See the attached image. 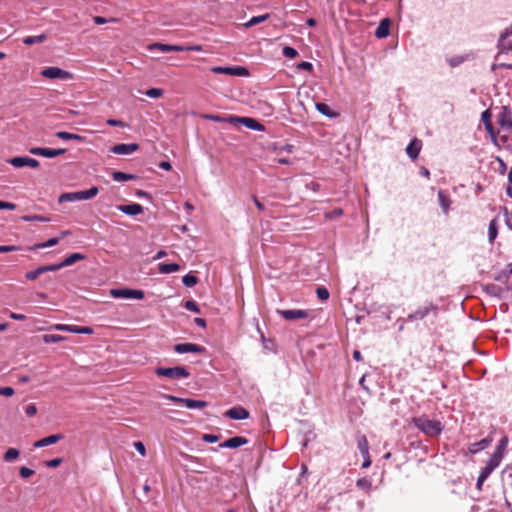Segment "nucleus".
<instances>
[{
	"label": "nucleus",
	"instance_id": "nucleus-1",
	"mask_svg": "<svg viewBox=\"0 0 512 512\" xmlns=\"http://www.w3.org/2000/svg\"><path fill=\"white\" fill-rule=\"evenodd\" d=\"M412 422L417 429L427 436H438L444 429L439 420H431L425 415L414 417Z\"/></svg>",
	"mask_w": 512,
	"mask_h": 512
},
{
	"label": "nucleus",
	"instance_id": "nucleus-2",
	"mask_svg": "<svg viewBox=\"0 0 512 512\" xmlns=\"http://www.w3.org/2000/svg\"><path fill=\"white\" fill-rule=\"evenodd\" d=\"M490 138L499 148L512 151V125L498 128Z\"/></svg>",
	"mask_w": 512,
	"mask_h": 512
},
{
	"label": "nucleus",
	"instance_id": "nucleus-3",
	"mask_svg": "<svg viewBox=\"0 0 512 512\" xmlns=\"http://www.w3.org/2000/svg\"><path fill=\"white\" fill-rule=\"evenodd\" d=\"M98 192H99L98 187L93 186V187L89 188L88 190L63 193L59 196L58 201H59V203H63V202L89 200V199L94 198L98 194Z\"/></svg>",
	"mask_w": 512,
	"mask_h": 512
},
{
	"label": "nucleus",
	"instance_id": "nucleus-4",
	"mask_svg": "<svg viewBox=\"0 0 512 512\" xmlns=\"http://www.w3.org/2000/svg\"><path fill=\"white\" fill-rule=\"evenodd\" d=\"M155 374L173 380L187 379L190 377V372L184 366L158 367L155 369Z\"/></svg>",
	"mask_w": 512,
	"mask_h": 512
},
{
	"label": "nucleus",
	"instance_id": "nucleus-5",
	"mask_svg": "<svg viewBox=\"0 0 512 512\" xmlns=\"http://www.w3.org/2000/svg\"><path fill=\"white\" fill-rule=\"evenodd\" d=\"M439 312V307L433 302H425L423 305L419 306L415 311L411 312L407 316V320L410 322L420 321L425 319L428 315L433 314L437 316Z\"/></svg>",
	"mask_w": 512,
	"mask_h": 512
},
{
	"label": "nucleus",
	"instance_id": "nucleus-6",
	"mask_svg": "<svg viewBox=\"0 0 512 512\" xmlns=\"http://www.w3.org/2000/svg\"><path fill=\"white\" fill-rule=\"evenodd\" d=\"M110 295L113 298L121 299H137L142 300L145 296L144 292L140 289L130 288H114L110 290Z\"/></svg>",
	"mask_w": 512,
	"mask_h": 512
},
{
	"label": "nucleus",
	"instance_id": "nucleus-7",
	"mask_svg": "<svg viewBox=\"0 0 512 512\" xmlns=\"http://www.w3.org/2000/svg\"><path fill=\"white\" fill-rule=\"evenodd\" d=\"M498 54L512 51V25L501 33L498 43Z\"/></svg>",
	"mask_w": 512,
	"mask_h": 512
},
{
	"label": "nucleus",
	"instance_id": "nucleus-8",
	"mask_svg": "<svg viewBox=\"0 0 512 512\" xmlns=\"http://www.w3.org/2000/svg\"><path fill=\"white\" fill-rule=\"evenodd\" d=\"M211 71L215 74H228L232 76H247L249 75V71L247 68L242 66H233V67H223V66H215L211 68Z\"/></svg>",
	"mask_w": 512,
	"mask_h": 512
},
{
	"label": "nucleus",
	"instance_id": "nucleus-9",
	"mask_svg": "<svg viewBox=\"0 0 512 512\" xmlns=\"http://www.w3.org/2000/svg\"><path fill=\"white\" fill-rule=\"evenodd\" d=\"M41 75L48 79H71L72 74L56 66H50L41 71Z\"/></svg>",
	"mask_w": 512,
	"mask_h": 512
},
{
	"label": "nucleus",
	"instance_id": "nucleus-10",
	"mask_svg": "<svg viewBox=\"0 0 512 512\" xmlns=\"http://www.w3.org/2000/svg\"><path fill=\"white\" fill-rule=\"evenodd\" d=\"M174 352L177 354H185V353H197L202 354L206 351V348L204 346L195 344V343H179L174 345L173 347Z\"/></svg>",
	"mask_w": 512,
	"mask_h": 512
},
{
	"label": "nucleus",
	"instance_id": "nucleus-11",
	"mask_svg": "<svg viewBox=\"0 0 512 512\" xmlns=\"http://www.w3.org/2000/svg\"><path fill=\"white\" fill-rule=\"evenodd\" d=\"M277 313L281 315L287 321H295L299 319H306L309 317V313L307 310L303 309H287V310H277Z\"/></svg>",
	"mask_w": 512,
	"mask_h": 512
},
{
	"label": "nucleus",
	"instance_id": "nucleus-12",
	"mask_svg": "<svg viewBox=\"0 0 512 512\" xmlns=\"http://www.w3.org/2000/svg\"><path fill=\"white\" fill-rule=\"evenodd\" d=\"M29 152L33 155H40L46 158H55L60 155H63L66 152V150L63 148L52 149L46 147H33L29 150Z\"/></svg>",
	"mask_w": 512,
	"mask_h": 512
},
{
	"label": "nucleus",
	"instance_id": "nucleus-13",
	"mask_svg": "<svg viewBox=\"0 0 512 512\" xmlns=\"http://www.w3.org/2000/svg\"><path fill=\"white\" fill-rule=\"evenodd\" d=\"M8 163H10L15 168H22L24 166L37 168L39 166V161L37 159L27 156L13 157L8 160Z\"/></svg>",
	"mask_w": 512,
	"mask_h": 512
},
{
	"label": "nucleus",
	"instance_id": "nucleus-14",
	"mask_svg": "<svg viewBox=\"0 0 512 512\" xmlns=\"http://www.w3.org/2000/svg\"><path fill=\"white\" fill-rule=\"evenodd\" d=\"M54 329L57 331H67L74 334H87L90 335L93 333V329L89 326H75V325H67V324H56Z\"/></svg>",
	"mask_w": 512,
	"mask_h": 512
},
{
	"label": "nucleus",
	"instance_id": "nucleus-15",
	"mask_svg": "<svg viewBox=\"0 0 512 512\" xmlns=\"http://www.w3.org/2000/svg\"><path fill=\"white\" fill-rule=\"evenodd\" d=\"M139 148L136 143H121L110 148V152L118 155H130Z\"/></svg>",
	"mask_w": 512,
	"mask_h": 512
},
{
	"label": "nucleus",
	"instance_id": "nucleus-16",
	"mask_svg": "<svg viewBox=\"0 0 512 512\" xmlns=\"http://www.w3.org/2000/svg\"><path fill=\"white\" fill-rule=\"evenodd\" d=\"M225 415L233 420H245L249 417V412L242 406H235L227 410Z\"/></svg>",
	"mask_w": 512,
	"mask_h": 512
},
{
	"label": "nucleus",
	"instance_id": "nucleus-17",
	"mask_svg": "<svg viewBox=\"0 0 512 512\" xmlns=\"http://www.w3.org/2000/svg\"><path fill=\"white\" fill-rule=\"evenodd\" d=\"M64 439V435L63 434H52V435H49L47 437H44L42 439H39L37 441L34 442L33 446L35 448H42V447H46V446H49V445H53V444H56L57 442L61 441Z\"/></svg>",
	"mask_w": 512,
	"mask_h": 512
},
{
	"label": "nucleus",
	"instance_id": "nucleus-18",
	"mask_svg": "<svg viewBox=\"0 0 512 512\" xmlns=\"http://www.w3.org/2000/svg\"><path fill=\"white\" fill-rule=\"evenodd\" d=\"M497 123L499 128L512 125L511 110L508 106L501 107V111L497 116Z\"/></svg>",
	"mask_w": 512,
	"mask_h": 512
},
{
	"label": "nucleus",
	"instance_id": "nucleus-19",
	"mask_svg": "<svg viewBox=\"0 0 512 512\" xmlns=\"http://www.w3.org/2000/svg\"><path fill=\"white\" fill-rule=\"evenodd\" d=\"M83 259H85V255H83L81 253H73V254L69 255L68 257H66L60 263L52 264V266L54 268V271H58L63 267L70 266V265L74 264L75 262L83 260Z\"/></svg>",
	"mask_w": 512,
	"mask_h": 512
},
{
	"label": "nucleus",
	"instance_id": "nucleus-20",
	"mask_svg": "<svg viewBox=\"0 0 512 512\" xmlns=\"http://www.w3.org/2000/svg\"><path fill=\"white\" fill-rule=\"evenodd\" d=\"M248 443V439L242 436H235L222 442L220 448L235 449Z\"/></svg>",
	"mask_w": 512,
	"mask_h": 512
},
{
	"label": "nucleus",
	"instance_id": "nucleus-21",
	"mask_svg": "<svg viewBox=\"0 0 512 512\" xmlns=\"http://www.w3.org/2000/svg\"><path fill=\"white\" fill-rule=\"evenodd\" d=\"M236 120L238 122H240L241 124H243L248 129L258 131V132H262L265 130L264 125L261 124L258 120L254 119V118L241 117V118H236Z\"/></svg>",
	"mask_w": 512,
	"mask_h": 512
},
{
	"label": "nucleus",
	"instance_id": "nucleus-22",
	"mask_svg": "<svg viewBox=\"0 0 512 512\" xmlns=\"http://www.w3.org/2000/svg\"><path fill=\"white\" fill-rule=\"evenodd\" d=\"M117 209L128 215V216H136L138 214H141L143 212V207L142 205L138 204V203H131V204H127V205H119L117 207Z\"/></svg>",
	"mask_w": 512,
	"mask_h": 512
},
{
	"label": "nucleus",
	"instance_id": "nucleus-23",
	"mask_svg": "<svg viewBox=\"0 0 512 512\" xmlns=\"http://www.w3.org/2000/svg\"><path fill=\"white\" fill-rule=\"evenodd\" d=\"M46 272H54V268H53L52 264L39 266L35 270L28 271V272H26L25 277L29 281H34L40 275H42V274H44Z\"/></svg>",
	"mask_w": 512,
	"mask_h": 512
},
{
	"label": "nucleus",
	"instance_id": "nucleus-24",
	"mask_svg": "<svg viewBox=\"0 0 512 512\" xmlns=\"http://www.w3.org/2000/svg\"><path fill=\"white\" fill-rule=\"evenodd\" d=\"M437 196H438L439 205H440L443 213L447 215L449 212L450 206L452 204L450 196L444 190H439Z\"/></svg>",
	"mask_w": 512,
	"mask_h": 512
},
{
	"label": "nucleus",
	"instance_id": "nucleus-25",
	"mask_svg": "<svg viewBox=\"0 0 512 512\" xmlns=\"http://www.w3.org/2000/svg\"><path fill=\"white\" fill-rule=\"evenodd\" d=\"M390 34V21L388 18L381 20L376 31L375 36L379 39L386 38Z\"/></svg>",
	"mask_w": 512,
	"mask_h": 512
},
{
	"label": "nucleus",
	"instance_id": "nucleus-26",
	"mask_svg": "<svg viewBox=\"0 0 512 512\" xmlns=\"http://www.w3.org/2000/svg\"><path fill=\"white\" fill-rule=\"evenodd\" d=\"M422 144L418 139L412 140L406 147V153L411 159H416L420 153Z\"/></svg>",
	"mask_w": 512,
	"mask_h": 512
},
{
	"label": "nucleus",
	"instance_id": "nucleus-27",
	"mask_svg": "<svg viewBox=\"0 0 512 512\" xmlns=\"http://www.w3.org/2000/svg\"><path fill=\"white\" fill-rule=\"evenodd\" d=\"M315 107L317 109V111L319 113H321L322 115L330 118V119H334L336 117H338V113L336 111H334L328 104L326 103H322V102H317L315 104Z\"/></svg>",
	"mask_w": 512,
	"mask_h": 512
},
{
	"label": "nucleus",
	"instance_id": "nucleus-28",
	"mask_svg": "<svg viewBox=\"0 0 512 512\" xmlns=\"http://www.w3.org/2000/svg\"><path fill=\"white\" fill-rule=\"evenodd\" d=\"M482 122H483V125H484V128L486 130V132L489 134V136H494V132H495V129H494V126L492 124V121H491V112L489 109H486L482 115Z\"/></svg>",
	"mask_w": 512,
	"mask_h": 512
},
{
	"label": "nucleus",
	"instance_id": "nucleus-29",
	"mask_svg": "<svg viewBox=\"0 0 512 512\" xmlns=\"http://www.w3.org/2000/svg\"><path fill=\"white\" fill-rule=\"evenodd\" d=\"M491 441H492L491 439L484 438L478 442H474V443L470 444L469 452L471 454H476V453L486 449L490 445Z\"/></svg>",
	"mask_w": 512,
	"mask_h": 512
},
{
	"label": "nucleus",
	"instance_id": "nucleus-30",
	"mask_svg": "<svg viewBox=\"0 0 512 512\" xmlns=\"http://www.w3.org/2000/svg\"><path fill=\"white\" fill-rule=\"evenodd\" d=\"M157 48L161 52H181L184 51V46L181 45H170V44H162V43H155L150 46L151 48Z\"/></svg>",
	"mask_w": 512,
	"mask_h": 512
},
{
	"label": "nucleus",
	"instance_id": "nucleus-31",
	"mask_svg": "<svg viewBox=\"0 0 512 512\" xmlns=\"http://www.w3.org/2000/svg\"><path fill=\"white\" fill-rule=\"evenodd\" d=\"M180 270V265L177 263H160L158 265V271L161 274H170Z\"/></svg>",
	"mask_w": 512,
	"mask_h": 512
},
{
	"label": "nucleus",
	"instance_id": "nucleus-32",
	"mask_svg": "<svg viewBox=\"0 0 512 512\" xmlns=\"http://www.w3.org/2000/svg\"><path fill=\"white\" fill-rule=\"evenodd\" d=\"M497 235H498V220H497V218H493L489 222V227H488V240L491 244L495 241V239L497 238Z\"/></svg>",
	"mask_w": 512,
	"mask_h": 512
},
{
	"label": "nucleus",
	"instance_id": "nucleus-33",
	"mask_svg": "<svg viewBox=\"0 0 512 512\" xmlns=\"http://www.w3.org/2000/svg\"><path fill=\"white\" fill-rule=\"evenodd\" d=\"M56 137L62 140H76L79 142H84L85 138L79 134H74L66 131H59L56 133Z\"/></svg>",
	"mask_w": 512,
	"mask_h": 512
},
{
	"label": "nucleus",
	"instance_id": "nucleus-34",
	"mask_svg": "<svg viewBox=\"0 0 512 512\" xmlns=\"http://www.w3.org/2000/svg\"><path fill=\"white\" fill-rule=\"evenodd\" d=\"M357 446H358V449H359L361 455L363 457H367L368 458L369 443H368L367 438L364 435H361V436L358 437V439H357Z\"/></svg>",
	"mask_w": 512,
	"mask_h": 512
},
{
	"label": "nucleus",
	"instance_id": "nucleus-35",
	"mask_svg": "<svg viewBox=\"0 0 512 512\" xmlns=\"http://www.w3.org/2000/svg\"><path fill=\"white\" fill-rule=\"evenodd\" d=\"M184 406L188 409H202L207 406V402L203 400L185 398Z\"/></svg>",
	"mask_w": 512,
	"mask_h": 512
},
{
	"label": "nucleus",
	"instance_id": "nucleus-36",
	"mask_svg": "<svg viewBox=\"0 0 512 512\" xmlns=\"http://www.w3.org/2000/svg\"><path fill=\"white\" fill-rule=\"evenodd\" d=\"M137 178L135 174H128L121 171H115L112 173V179L116 182H125L129 180H134Z\"/></svg>",
	"mask_w": 512,
	"mask_h": 512
},
{
	"label": "nucleus",
	"instance_id": "nucleus-37",
	"mask_svg": "<svg viewBox=\"0 0 512 512\" xmlns=\"http://www.w3.org/2000/svg\"><path fill=\"white\" fill-rule=\"evenodd\" d=\"M47 39L46 34H40L35 36H26L22 39L23 44L33 45L44 42Z\"/></svg>",
	"mask_w": 512,
	"mask_h": 512
},
{
	"label": "nucleus",
	"instance_id": "nucleus-38",
	"mask_svg": "<svg viewBox=\"0 0 512 512\" xmlns=\"http://www.w3.org/2000/svg\"><path fill=\"white\" fill-rule=\"evenodd\" d=\"M502 458V452H494L486 462V465L495 470L501 463Z\"/></svg>",
	"mask_w": 512,
	"mask_h": 512
},
{
	"label": "nucleus",
	"instance_id": "nucleus-39",
	"mask_svg": "<svg viewBox=\"0 0 512 512\" xmlns=\"http://www.w3.org/2000/svg\"><path fill=\"white\" fill-rule=\"evenodd\" d=\"M269 17H270V15L268 13L259 15V16H253L248 22H246L244 24V26L246 28L252 27L254 25H257L259 23L266 21Z\"/></svg>",
	"mask_w": 512,
	"mask_h": 512
},
{
	"label": "nucleus",
	"instance_id": "nucleus-40",
	"mask_svg": "<svg viewBox=\"0 0 512 512\" xmlns=\"http://www.w3.org/2000/svg\"><path fill=\"white\" fill-rule=\"evenodd\" d=\"M20 451L16 448H9L3 455L5 462H12L18 458Z\"/></svg>",
	"mask_w": 512,
	"mask_h": 512
},
{
	"label": "nucleus",
	"instance_id": "nucleus-41",
	"mask_svg": "<svg viewBox=\"0 0 512 512\" xmlns=\"http://www.w3.org/2000/svg\"><path fill=\"white\" fill-rule=\"evenodd\" d=\"M58 242H59V238L53 237V238L48 239L46 242L35 244L31 249L36 250V249L52 247V246L56 245Z\"/></svg>",
	"mask_w": 512,
	"mask_h": 512
},
{
	"label": "nucleus",
	"instance_id": "nucleus-42",
	"mask_svg": "<svg viewBox=\"0 0 512 512\" xmlns=\"http://www.w3.org/2000/svg\"><path fill=\"white\" fill-rule=\"evenodd\" d=\"M484 291L491 296L499 297L501 294L502 288L495 284H487L484 287Z\"/></svg>",
	"mask_w": 512,
	"mask_h": 512
},
{
	"label": "nucleus",
	"instance_id": "nucleus-43",
	"mask_svg": "<svg viewBox=\"0 0 512 512\" xmlns=\"http://www.w3.org/2000/svg\"><path fill=\"white\" fill-rule=\"evenodd\" d=\"M182 283L186 287H193L198 283V278L195 275L188 273L183 276Z\"/></svg>",
	"mask_w": 512,
	"mask_h": 512
},
{
	"label": "nucleus",
	"instance_id": "nucleus-44",
	"mask_svg": "<svg viewBox=\"0 0 512 512\" xmlns=\"http://www.w3.org/2000/svg\"><path fill=\"white\" fill-rule=\"evenodd\" d=\"M64 340V337L59 334H46L43 336V341L47 344L58 343Z\"/></svg>",
	"mask_w": 512,
	"mask_h": 512
},
{
	"label": "nucleus",
	"instance_id": "nucleus-45",
	"mask_svg": "<svg viewBox=\"0 0 512 512\" xmlns=\"http://www.w3.org/2000/svg\"><path fill=\"white\" fill-rule=\"evenodd\" d=\"M356 486L363 490H370L372 487V482L367 477H362L357 480Z\"/></svg>",
	"mask_w": 512,
	"mask_h": 512
},
{
	"label": "nucleus",
	"instance_id": "nucleus-46",
	"mask_svg": "<svg viewBox=\"0 0 512 512\" xmlns=\"http://www.w3.org/2000/svg\"><path fill=\"white\" fill-rule=\"evenodd\" d=\"M164 91L161 88H150L145 91V95L150 98H159L163 95Z\"/></svg>",
	"mask_w": 512,
	"mask_h": 512
},
{
	"label": "nucleus",
	"instance_id": "nucleus-47",
	"mask_svg": "<svg viewBox=\"0 0 512 512\" xmlns=\"http://www.w3.org/2000/svg\"><path fill=\"white\" fill-rule=\"evenodd\" d=\"M282 54L289 59H293L298 55V52L291 46H285L282 50Z\"/></svg>",
	"mask_w": 512,
	"mask_h": 512
},
{
	"label": "nucleus",
	"instance_id": "nucleus-48",
	"mask_svg": "<svg viewBox=\"0 0 512 512\" xmlns=\"http://www.w3.org/2000/svg\"><path fill=\"white\" fill-rule=\"evenodd\" d=\"M318 299L325 301L329 298V291L324 286H319L316 289Z\"/></svg>",
	"mask_w": 512,
	"mask_h": 512
},
{
	"label": "nucleus",
	"instance_id": "nucleus-49",
	"mask_svg": "<svg viewBox=\"0 0 512 512\" xmlns=\"http://www.w3.org/2000/svg\"><path fill=\"white\" fill-rule=\"evenodd\" d=\"M184 307L191 312L199 313L200 308L199 305L194 300H188L185 302Z\"/></svg>",
	"mask_w": 512,
	"mask_h": 512
},
{
	"label": "nucleus",
	"instance_id": "nucleus-50",
	"mask_svg": "<svg viewBox=\"0 0 512 512\" xmlns=\"http://www.w3.org/2000/svg\"><path fill=\"white\" fill-rule=\"evenodd\" d=\"M161 397L174 403H181L184 405L185 398L177 397L170 394H162Z\"/></svg>",
	"mask_w": 512,
	"mask_h": 512
},
{
	"label": "nucleus",
	"instance_id": "nucleus-51",
	"mask_svg": "<svg viewBox=\"0 0 512 512\" xmlns=\"http://www.w3.org/2000/svg\"><path fill=\"white\" fill-rule=\"evenodd\" d=\"M220 439V435L216 434H204L202 440L207 443H216Z\"/></svg>",
	"mask_w": 512,
	"mask_h": 512
},
{
	"label": "nucleus",
	"instance_id": "nucleus-52",
	"mask_svg": "<svg viewBox=\"0 0 512 512\" xmlns=\"http://www.w3.org/2000/svg\"><path fill=\"white\" fill-rule=\"evenodd\" d=\"M93 21L97 25H103V24H106L108 22H116L117 19L116 18L106 19V18H104L102 16H95V17H93Z\"/></svg>",
	"mask_w": 512,
	"mask_h": 512
},
{
	"label": "nucleus",
	"instance_id": "nucleus-53",
	"mask_svg": "<svg viewBox=\"0 0 512 512\" xmlns=\"http://www.w3.org/2000/svg\"><path fill=\"white\" fill-rule=\"evenodd\" d=\"M21 248L15 245H0V253H8L13 251H18Z\"/></svg>",
	"mask_w": 512,
	"mask_h": 512
},
{
	"label": "nucleus",
	"instance_id": "nucleus-54",
	"mask_svg": "<svg viewBox=\"0 0 512 512\" xmlns=\"http://www.w3.org/2000/svg\"><path fill=\"white\" fill-rule=\"evenodd\" d=\"M34 470L28 468V467H21L19 470V474L22 478H29L34 474Z\"/></svg>",
	"mask_w": 512,
	"mask_h": 512
},
{
	"label": "nucleus",
	"instance_id": "nucleus-55",
	"mask_svg": "<svg viewBox=\"0 0 512 512\" xmlns=\"http://www.w3.org/2000/svg\"><path fill=\"white\" fill-rule=\"evenodd\" d=\"M63 462L62 458H54L45 462V465L49 468H56Z\"/></svg>",
	"mask_w": 512,
	"mask_h": 512
},
{
	"label": "nucleus",
	"instance_id": "nucleus-56",
	"mask_svg": "<svg viewBox=\"0 0 512 512\" xmlns=\"http://www.w3.org/2000/svg\"><path fill=\"white\" fill-rule=\"evenodd\" d=\"M493 471L494 470L492 468L485 464V466L481 469L479 476L481 477V479H487Z\"/></svg>",
	"mask_w": 512,
	"mask_h": 512
},
{
	"label": "nucleus",
	"instance_id": "nucleus-57",
	"mask_svg": "<svg viewBox=\"0 0 512 512\" xmlns=\"http://www.w3.org/2000/svg\"><path fill=\"white\" fill-rule=\"evenodd\" d=\"M342 214H343V210L341 208H336V209L326 213L325 216L327 218L333 219V218L340 217Z\"/></svg>",
	"mask_w": 512,
	"mask_h": 512
},
{
	"label": "nucleus",
	"instance_id": "nucleus-58",
	"mask_svg": "<svg viewBox=\"0 0 512 512\" xmlns=\"http://www.w3.org/2000/svg\"><path fill=\"white\" fill-rule=\"evenodd\" d=\"M37 413V408L35 406V404H29L25 407V414L28 416V417H32L34 416L35 414Z\"/></svg>",
	"mask_w": 512,
	"mask_h": 512
},
{
	"label": "nucleus",
	"instance_id": "nucleus-59",
	"mask_svg": "<svg viewBox=\"0 0 512 512\" xmlns=\"http://www.w3.org/2000/svg\"><path fill=\"white\" fill-rule=\"evenodd\" d=\"M14 394L12 387H0V396L10 397Z\"/></svg>",
	"mask_w": 512,
	"mask_h": 512
},
{
	"label": "nucleus",
	"instance_id": "nucleus-60",
	"mask_svg": "<svg viewBox=\"0 0 512 512\" xmlns=\"http://www.w3.org/2000/svg\"><path fill=\"white\" fill-rule=\"evenodd\" d=\"M507 438L506 437H503L502 439H500L497 447H496V450L494 452H504L505 448H506V445H507Z\"/></svg>",
	"mask_w": 512,
	"mask_h": 512
},
{
	"label": "nucleus",
	"instance_id": "nucleus-61",
	"mask_svg": "<svg viewBox=\"0 0 512 512\" xmlns=\"http://www.w3.org/2000/svg\"><path fill=\"white\" fill-rule=\"evenodd\" d=\"M2 209L13 211L16 209V205L11 202H5V201L0 200V210H2Z\"/></svg>",
	"mask_w": 512,
	"mask_h": 512
},
{
	"label": "nucleus",
	"instance_id": "nucleus-62",
	"mask_svg": "<svg viewBox=\"0 0 512 512\" xmlns=\"http://www.w3.org/2000/svg\"><path fill=\"white\" fill-rule=\"evenodd\" d=\"M506 193L509 197L512 198V167L511 170L508 173V185L506 188Z\"/></svg>",
	"mask_w": 512,
	"mask_h": 512
},
{
	"label": "nucleus",
	"instance_id": "nucleus-63",
	"mask_svg": "<svg viewBox=\"0 0 512 512\" xmlns=\"http://www.w3.org/2000/svg\"><path fill=\"white\" fill-rule=\"evenodd\" d=\"M297 67L299 69H302V70H306V71H312L313 69V65L311 62H307V61H302L300 62Z\"/></svg>",
	"mask_w": 512,
	"mask_h": 512
},
{
	"label": "nucleus",
	"instance_id": "nucleus-64",
	"mask_svg": "<svg viewBox=\"0 0 512 512\" xmlns=\"http://www.w3.org/2000/svg\"><path fill=\"white\" fill-rule=\"evenodd\" d=\"M505 224L512 231V213H509L507 210L505 211Z\"/></svg>",
	"mask_w": 512,
	"mask_h": 512
}]
</instances>
